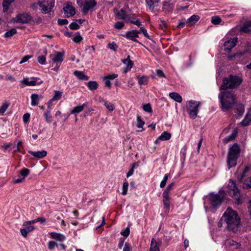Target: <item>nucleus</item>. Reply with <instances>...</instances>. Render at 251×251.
<instances>
[{
  "mask_svg": "<svg viewBox=\"0 0 251 251\" xmlns=\"http://www.w3.org/2000/svg\"><path fill=\"white\" fill-rule=\"evenodd\" d=\"M223 218L226 224V227L229 230L237 233L241 226V219L237 212L228 207L225 212Z\"/></svg>",
  "mask_w": 251,
  "mask_h": 251,
  "instance_id": "f257e3e1",
  "label": "nucleus"
},
{
  "mask_svg": "<svg viewBox=\"0 0 251 251\" xmlns=\"http://www.w3.org/2000/svg\"><path fill=\"white\" fill-rule=\"evenodd\" d=\"M219 97L220 99L221 108L224 111L228 110L236 103V96L232 91L222 92Z\"/></svg>",
  "mask_w": 251,
  "mask_h": 251,
  "instance_id": "f03ea898",
  "label": "nucleus"
},
{
  "mask_svg": "<svg viewBox=\"0 0 251 251\" xmlns=\"http://www.w3.org/2000/svg\"><path fill=\"white\" fill-rule=\"evenodd\" d=\"M54 6L53 0H43L31 4L30 7L33 10H40L42 13L46 14L49 13Z\"/></svg>",
  "mask_w": 251,
  "mask_h": 251,
  "instance_id": "7ed1b4c3",
  "label": "nucleus"
},
{
  "mask_svg": "<svg viewBox=\"0 0 251 251\" xmlns=\"http://www.w3.org/2000/svg\"><path fill=\"white\" fill-rule=\"evenodd\" d=\"M242 79L236 75H230L228 77L225 78L223 80V84L221 86L220 90L233 89L237 87L242 82Z\"/></svg>",
  "mask_w": 251,
  "mask_h": 251,
  "instance_id": "20e7f679",
  "label": "nucleus"
},
{
  "mask_svg": "<svg viewBox=\"0 0 251 251\" xmlns=\"http://www.w3.org/2000/svg\"><path fill=\"white\" fill-rule=\"evenodd\" d=\"M240 149L237 144H234L229 149L227 159V163L228 169L236 165L237 160L239 156Z\"/></svg>",
  "mask_w": 251,
  "mask_h": 251,
  "instance_id": "39448f33",
  "label": "nucleus"
},
{
  "mask_svg": "<svg viewBox=\"0 0 251 251\" xmlns=\"http://www.w3.org/2000/svg\"><path fill=\"white\" fill-rule=\"evenodd\" d=\"M228 186L229 194L235 200L237 204H241L243 202V197L240 196L239 190L234 181L230 179Z\"/></svg>",
  "mask_w": 251,
  "mask_h": 251,
  "instance_id": "423d86ee",
  "label": "nucleus"
},
{
  "mask_svg": "<svg viewBox=\"0 0 251 251\" xmlns=\"http://www.w3.org/2000/svg\"><path fill=\"white\" fill-rule=\"evenodd\" d=\"M200 104V102L192 100L187 102V108L189 110V116L191 118L194 119L197 117L198 108Z\"/></svg>",
  "mask_w": 251,
  "mask_h": 251,
  "instance_id": "0eeeda50",
  "label": "nucleus"
},
{
  "mask_svg": "<svg viewBox=\"0 0 251 251\" xmlns=\"http://www.w3.org/2000/svg\"><path fill=\"white\" fill-rule=\"evenodd\" d=\"M225 194V192L223 190L219 191L216 194H211L210 195L209 199L212 206L215 207L220 205L223 201Z\"/></svg>",
  "mask_w": 251,
  "mask_h": 251,
  "instance_id": "6e6552de",
  "label": "nucleus"
},
{
  "mask_svg": "<svg viewBox=\"0 0 251 251\" xmlns=\"http://www.w3.org/2000/svg\"><path fill=\"white\" fill-rule=\"evenodd\" d=\"M21 82L26 86H33L42 84L43 81L38 77H32L30 79L26 77L22 80Z\"/></svg>",
  "mask_w": 251,
  "mask_h": 251,
  "instance_id": "1a4fd4ad",
  "label": "nucleus"
},
{
  "mask_svg": "<svg viewBox=\"0 0 251 251\" xmlns=\"http://www.w3.org/2000/svg\"><path fill=\"white\" fill-rule=\"evenodd\" d=\"M32 20L31 16L27 14L23 13L17 15L14 19V22H17L21 24H25L30 22Z\"/></svg>",
  "mask_w": 251,
  "mask_h": 251,
  "instance_id": "9d476101",
  "label": "nucleus"
},
{
  "mask_svg": "<svg viewBox=\"0 0 251 251\" xmlns=\"http://www.w3.org/2000/svg\"><path fill=\"white\" fill-rule=\"evenodd\" d=\"M64 14L67 18L72 17L75 14V8L70 3H67L63 8Z\"/></svg>",
  "mask_w": 251,
  "mask_h": 251,
  "instance_id": "9b49d317",
  "label": "nucleus"
},
{
  "mask_svg": "<svg viewBox=\"0 0 251 251\" xmlns=\"http://www.w3.org/2000/svg\"><path fill=\"white\" fill-rule=\"evenodd\" d=\"M83 12L86 13L88 10L93 8L96 4L94 0H86L83 3Z\"/></svg>",
  "mask_w": 251,
  "mask_h": 251,
  "instance_id": "f8f14e48",
  "label": "nucleus"
},
{
  "mask_svg": "<svg viewBox=\"0 0 251 251\" xmlns=\"http://www.w3.org/2000/svg\"><path fill=\"white\" fill-rule=\"evenodd\" d=\"M237 40L236 39H231L226 41L224 43V50L229 52L232 48L235 46Z\"/></svg>",
  "mask_w": 251,
  "mask_h": 251,
  "instance_id": "ddd939ff",
  "label": "nucleus"
},
{
  "mask_svg": "<svg viewBox=\"0 0 251 251\" xmlns=\"http://www.w3.org/2000/svg\"><path fill=\"white\" fill-rule=\"evenodd\" d=\"M28 152L31 155H33L37 159L43 158L44 157H46L47 155V152L45 150L36 151H29Z\"/></svg>",
  "mask_w": 251,
  "mask_h": 251,
  "instance_id": "4468645a",
  "label": "nucleus"
},
{
  "mask_svg": "<svg viewBox=\"0 0 251 251\" xmlns=\"http://www.w3.org/2000/svg\"><path fill=\"white\" fill-rule=\"evenodd\" d=\"M122 62L126 65L123 71L124 73L126 74L131 70L133 65V63L130 60L129 55H128L126 59H123Z\"/></svg>",
  "mask_w": 251,
  "mask_h": 251,
  "instance_id": "2eb2a0df",
  "label": "nucleus"
},
{
  "mask_svg": "<svg viewBox=\"0 0 251 251\" xmlns=\"http://www.w3.org/2000/svg\"><path fill=\"white\" fill-rule=\"evenodd\" d=\"M139 33H140V31L136 30H132L127 32L125 36L130 40L136 42L137 40L136 38L138 37Z\"/></svg>",
  "mask_w": 251,
  "mask_h": 251,
  "instance_id": "dca6fc26",
  "label": "nucleus"
},
{
  "mask_svg": "<svg viewBox=\"0 0 251 251\" xmlns=\"http://www.w3.org/2000/svg\"><path fill=\"white\" fill-rule=\"evenodd\" d=\"M64 52H56L54 56L52 58V61L55 64H61L63 60Z\"/></svg>",
  "mask_w": 251,
  "mask_h": 251,
  "instance_id": "f3484780",
  "label": "nucleus"
},
{
  "mask_svg": "<svg viewBox=\"0 0 251 251\" xmlns=\"http://www.w3.org/2000/svg\"><path fill=\"white\" fill-rule=\"evenodd\" d=\"M162 198L164 208L166 209V211L168 212L170 205V197H169V195L162 194Z\"/></svg>",
  "mask_w": 251,
  "mask_h": 251,
  "instance_id": "a211bd4d",
  "label": "nucleus"
},
{
  "mask_svg": "<svg viewBox=\"0 0 251 251\" xmlns=\"http://www.w3.org/2000/svg\"><path fill=\"white\" fill-rule=\"evenodd\" d=\"M250 169V168L249 167H245L241 174L239 173V169L238 170L236 173V175L238 179L240 181H242L243 178L246 176V174L249 171Z\"/></svg>",
  "mask_w": 251,
  "mask_h": 251,
  "instance_id": "6ab92c4d",
  "label": "nucleus"
},
{
  "mask_svg": "<svg viewBox=\"0 0 251 251\" xmlns=\"http://www.w3.org/2000/svg\"><path fill=\"white\" fill-rule=\"evenodd\" d=\"M241 124L243 126H247L251 124V107L245 118L241 122Z\"/></svg>",
  "mask_w": 251,
  "mask_h": 251,
  "instance_id": "aec40b11",
  "label": "nucleus"
},
{
  "mask_svg": "<svg viewBox=\"0 0 251 251\" xmlns=\"http://www.w3.org/2000/svg\"><path fill=\"white\" fill-rule=\"evenodd\" d=\"M200 20V17L197 15H193L188 18L186 21V25L188 26L194 25Z\"/></svg>",
  "mask_w": 251,
  "mask_h": 251,
  "instance_id": "412c9836",
  "label": "nucleus"
},
{
  "mask_svg": "<svg viewBox=\"0 0 251 251\" xmlns=\"http://www.w3.org/2000/svg\"><path fill=\"white\" fill-rule=\"evenodd\" d=\"M50 235L52 239L56 241H62L65 239V236L63 234L59 233L52 232L50 233Z\"/></svg>",
  "mask_w": 251,
  "mask_h": 251,
  "instance_id": "4be33fe9",
  "label": "nucleus"
},
{
  "mask_svg": "<svg viewBox=\"0 0 251 251\" xmlns=\"http://www.w3.org/2000/svg\"><path fill=\"white\" fill-rule=\"evenodd\" d=\"M35 229V227L33 226H26L25 228H22L20 230L21 233L22 235L26 237L28 234V233L32 231Z\"/></svg>",
  "mask_w": 251,
  "mask_h": 251,
  "instance_id": "5701e85b",
  "label": "nucleus"
},
{
  "mask_svg": "<svg viewBox=\"0 0 251 251\" xmlns=\"http://www.w3.org/2000/svg\"><path fill=\"white\" fill-rule=\"evenodd\" d=\"M74 75L81 80H87L89 77L86 75L83 72L75 71L74 73Z\"/></svg>",
  "mask_w": 251,
  "mask_h": 251,
  "instance_id": "b1692460",
  "label": "nucleus"
},
{
  "mask_svg": "<svg viewBox=\"0 0 251 251\" xmlns=\"http://www.w3.org/2000/svg\"><path fill=\"white\" fill-rule=\"evenodd\" d=\"M170 97L175 101L180 103L182 101L181 96L177 93L172 92L169 94Z\"/></svg>",
  "mask_w": 251,
  "mask_h": 251,
  "instance_id": "393cba45",
  "label": "nucleus"
},
{
  "mask_svg": "<svg viewBox=\"0 0 251 251\" xmlns=\"http://www.w3.org/2000/svg\"><path fill=\"white\" fill-rule=\"evenodd\" d=\"M240 31L246 33L251 32V21L246 22L240 28Z\"/></svg>",
  "mask_w": 251,
  "mask_h": 251,
  "instance_id": "a878e982",
  "label": "nucleus"
},
{
  "mask_svg": "<svg viewBox=\"0 0 251 251\" xmlns=\"http://www.w3.org/2000/svg\"><path fill=\"white\" fill-rule=\"evenodd\" d=\"M115 14L118 19L125 20L127 17L126 13L124 9H121Z\"/></svg>",
  "mask_w": 251,
  "mask_h": 251,
  "instance_id": "bb28decb",
  "label": "nucleus"
},
{
  "mask_svg": "<svg viewBox=\"0 0 251 251\" xmlns=\"http://www.w3.org/2000/svg\"><path fill=\"white\" fill-rule=\"evenodd\" d=\"M86 106V104L84 103L82 105H78L75 107L71 112V114H74L76 115V114L82 111L84 108Z\"/></svg>",
  "mask_w": 251,
  "mask_h": 251,
  "instance_id": "cd10ccee",
  "label": "nucleus"
},
{
  "mask_svg": "<svg viewBox=\"0 0 251 251\" xmlns=\"http://www.w3.org/2000/svg\"><path fill=\"white\" fill-rule=\"evenodd\" d=\"M150 251H159V245L153 238H152L151 241Z\"/></svg>",
  "mask_w": 251,
  "mask_h": 251,
  "instance_id": "c85d7f7f",
  "label": "nucleus"
},
{
  "mask_svg": "<svg viewBox=\"0 0 251 251\" xmlns=\"http://www.w3.org/2000/svg\"><path fill=\"white\" fill-rule=\"evenodd\" d=\"M171 137V134L170 132L164 131L158 137V139L161 141H166L169 140Z\"/></svg>",
  "mask_w": 251,
  "mask_h": 251,
  "instance_id": "c756f323",
  "label": "nucleus"
},
{
  "mask_svg": "<svg viewBox=\"0 0 251 251\" xmlns=\"http://www.w3.org/2000/svg\"><path fill=\"white\" fill-rule=\"evenodd\" d=\"M39 96L36 94H33L31 96L32 106H36L39 104Z\"/></svg>",
  "mask_w": 251,
  "mask_h": 251,
  "instance_id": "7c9ffc66",
  "label": "nucleus"
},
{
  "mask_svg": "<svg viewBox=\"0 0 251 251\" xmlns=\"http://www.w3.org/2000/svg\"><path fill=\"white\" fill-rule=\"evenodd\" d=\"M163 9L166 12H169L173 10V5L167 1H164L163 4Z\"/></svg>",
  "mask_w": 251,
  "mask_h": 251,
  "instance_id": "2f4dec72",
  "label": "nucleus"
},
{
  "mask_svg": "<svg viewBox=\"0 0 251 251\" xmlns=\"http://www.w3.org/2000/svg\"><path fill=\"white\" fill-rule=\"evenodd\" d=\"M226 245H228L229 247H233V249H237L240 246V245L238 243H237L232 240H228L226 241Z\"/></svg>",
  "mask_w": 251,
  "mask_h": 251,
  "instance_id": "473e14b6",
  "label": "nucleus"
},
{
  "mask_svg": "<svg viewBox=\"0 0 251 251\" xmlns=\"http://www.w3.org/2000/svg\"><path fill=\"white\" fill-rule=\"evenodd\" d=\"M138 80V84L140 85H146L148 83L149 81V77L147 76L143 75L141 77L137 76Z\"/></svg>",
  "mask_w": 251,
  "mask_h": 251,
  "instance_id": "72a5a7b5",
  "label": "nucleus"
},
{
  "mask_svg": "<svg viewBox=\"0 0 251 251\" xmlns=\"http://www.w3.org/2000/svg\"><path fill=\"white\" fill-rule=\"evenodd\" d=\"M9 105L10 103L8 101H4L3 102L0 107V115H3Z\"/></svg>",
  "mask_w": 251,
  "mask_h": 251,
  "instance_id": "f704fd0d",
  "label": "nucleus"
},
{
  "mask_svg": "<svg viewBox=\"0 0 251 251\" xmlns=\"http://www.w3.org/2000/svg\"><path fill=\"white\" fill-rule=\"evenodd\" d=\"M87 86L90 90H95L98 88V84L96 81H90L87 83Z\"/></svg>",
  "mask_w": 251,
  "mask_h": 251,
  "instance_id": "c9c22d12",
  "label": "nucleus"
},
{
  "mask_svg": "<svg viewBox=\"0 0 251 251\" xmlns=\"http://www.w3.org/2000/svg\"><path fill=\"white\" fill-rule=\"evenodd\" d=\"M44 116H45L46 121L48 123L50 124L51 122L52 117L50 109L44 113Z\"/></svg>",
  "mask_w": 251,
  "mask_h": 251,
  "instance_id": "e433bc0d",
  "label": "nucleus"
},
{
  "mask_svg": "<svg viewBox=\"0 0 251 251\" xmlns=\"http://www.w3.org/2000/svg\"><path fill=\"white\" fill-rule=\"evenodd\" d=\"M102 101L103 102V104L109 111H112L114 110L115 107L113 103L107 100H103Z\"/></svg>",
  "mask_w": 251,
  "mask_h": 251,
  "instance_id": "4c0bfd02",
  "label": "nucleus"
},
{
  "mask_svg": "<svg viewBox=\"0 0 251 251\" xmlns=\"http://www.w3.org/2000/svg\"><path fill=\"white\" fill-rule=\"evenodd\" d=\"M62 95V92L59 91H55L52 98L50 100V102L60 100L61 98Z\"/></svg>",
  "mask_w": 251,
  "mask_h": 251,
  "instance_id": "58836bf2",
  "label": "nucleus"
},
{
  "mask_svg": "<svg viewBox=\"0 0 251 251\" xmlns=\"http://www.w3.org/2000/svg\"><path fill=\"white\" fill-rule=\"evenodd\" d=\"M159 0H146V3L149 6L150 9H152L155 5L159 2Z\"/></svg>",
  "mask_w": 251,
  "mask_h": 251,
  "instance_id": "ea45409f",
  "label": "nucleus"
},
{
  "mask_svg": "<svg viewBox=\"0 0 251 251\" xmlns=\"http://www.w3.org/2000/svg\"><path fill=\"white\" fill-rule=\"evenodd\" d=\"M72 40L75 43L79 44L83 40V37L80 35L79 32H77L74 35Z\"/></svg>",
  "mask_w": 251,
  "mask_h": 251,
  "instance_id": "a19ab883",
  "label": "nucleus"
},
{
  "mask_svg": "<svg viewBox=\"0 0 251 251\" xmlns=\"http://www.w3.org/2000/svg\"><path fill=\"white\" fill-rule=\"evenodd\" d=\"M244 189H250L251 188V176L246 179L243 185Z\"/></svg>",
  "mask_w": 251,
  "mask_h": 251,
  "instance_id": "79ce46f5",
  "label": "nucleus"
},
{
  "mask_svg": "<svg viewBox=\"0 0 251 251\" xmlns=\"http://www.w3.org/2000/svg\"><path fill=\"white\" fill-rule=\"evenodd\" d=\"M17 33V30L15 28H12L10 30L5 33L4 36L5 37H11Z\"/></svg>",
  "mask_w": 251,
  "mask_h": 251,
  "instance_id": "37998d69",
  "label": "nucleus"
},
{
  "mask_svg": "<svg viewBox=\"0 0 251 251\" xmlns=\"http://www.w3.org/2000/svg\"><path fill=\"white\" fill-rule=\"evenodd\" d=\"M237 134V131L235 129L233 131L232 133H231V134L226 138V142H229V141H233L236 137Z\"/></svg>",
  "mask_w": 251,
  "mask_h": 251,
  "instance_id": "c03bdc74",
  "label": "nucleus"
},
{
  "mask_svg": "<svg viewBox=\"0 0 251 251\" xmlns=\"http://www.w3.org/2000/svg\"><path fill=\"white\" fill-rule=\"evenodd\" d=\"M174 184H175L173 182H172V183H170V184H169L167 186V187H166V188L165 189V190H164V191L163 192V194H164V195L165 194V195H169V193L172 190L173 187L174 186Z\"/></svg>",
  "mask_w": 251,
  "mask_h": 251,
  "instance_id": "a18cd8bd",
  "label": "nucleus"
},
{
  "mask_svg": "<svg viewBox=\"0 0 251 251\" xmlns=\"http://www.w3.org/2000/svg\"><path fill=\"white\" fill-rule=\"evenodd\" d=\"M128 183L127 182V181H126L125 182H124L123 184V187H122V195H126L127 194V189H128Z\"/></svg>",
  "mask_w": 251,
  "mask_h": 251,
  "instance_id": "49530a36",
  "label": "nucleus"
},
{
  "mask_svg": "<svg viewBox=\"0 0 251 251\" xmlns=\"http://www.w3.org/2000/svg\"><path fill=\"white\" fill-rule=\"evenodd\" d=\"M145 123L142 120V118L140 116H137V126L138 128H142L143 126L144 125Z\"/></svg>",
  "mask_w": 251,
  "mask_h": 251,
  "instance_id": "de8ad7c7",
  "label": "nucleus"
},
{
  "mask_svg": "<svg viewBox=\"0 0 251 251\" xmlns=\"http://www.w3.org/2000/svg\"><path fill=\"white\" fill-rule=\"evenodd\" d=\"M29 170L26 168H24L20 172V174L23 176V178H24L29 175Z\"/></svg>",
  "mask_w": 251,
  "mask_h": 251,
  "instance_id": "09e8293b",
  "label": "nucleus"
},
{
  "mask_svg": "<svg viewBox=\"0 0 251 251\" xmlns=\"http://www.w3.org/2000/svg\"><path fill=\"white\" fill-rule=\"evenodd\" d=\"M221 22V19L218 16H214L212 18L211 22L214 25L219 24Z\"/></svg>",
  "mask_w": 251,
  "mask_h": 251,
  "instance_id": "8fccbe9b",
  "label": "nucleus"
},
{
  "mask_svg": "<svg viewBox=\"0 0 251 251\" xmlns=\"http://www.w3.org/2000/svg\"><path fill=\"white\" fill-rule=\"evenodd\" d=\"M143 109L145 111L151 113L152 112V108L151 104L150 103H147L146 104H144L143 106Z\"/></svg>",
  "mask_w": 251,
  "mask_h": 251,
  "instance_id": "3c124183",
  "label": "nucleus"
},
{
  "mask_svg": "<svg viewBox=\"0 0 251 251\" xmlns=\"http://www.w3.org/2000/svg\"><path fill=\"white\" fill-rule=\"evenodd\" d=\"M135 167V163L132 164L131 168L129 169V170L128 171V172H127V173L126 174L127 177H128L133 175V174L134 173V170Z\"/></svg>",
  "mask_w": 251,
  "mask_h": 251,
  "instance_id": "603ef678",
  "label": "nucleus"
},
{
  "mask_svg": "<svg viewBox=\"0 0 251 251\" xmlns=\"http://www.w3.org/2000/svg\"><path fill=\"white\" fill-rule=\"evenodd\" d=\"M46 61V57L44 55H41L38 57V62L42 65L45 64Z\"/></svg>",
  "mask_w": 251,
  "mask_h": 251,
  "instance_id": "864d4df0",
  "label": "nucleus"
},
{
  "mask_svg": "<svg viewBox=\"0 0 251 251\" xmlns=\"http://www.w3.org/2000/svg\"><path fill=\"white\" fill-rule=\"evenodd\" d=\"M103 80L104 81V85L105 87H107L109 89L111 87V84L110 80L106 78L105 77H103Z\"/></svg>",
  "mask_w": 251,
  "mask_h": 251,
  "instance_id": "5fc2aeb1",
  "label": "nucleus"
},
{
  "mask_svg": "<svg viewBox=\"0 0 251 251\" xmlns=\"http://www.w3.org/2000/svg\"><path fill=\"white\" fill-rule=\"evenodd\" d=\"M69 27L72 29L76 30L78 29L80 26L76 23L73 22L70 25Z\"/></svg>",
  "mask_w": 251,
  "mask_h": 251,
  "instance_id": "6e6d98bb",
  "label": "nucleus"
},
{
  "mask_svg": "<svg viewBox=\"0 0 251 251\" xmlns=\"http://www.w3.org/2000/svg\"><path fill=\"white\" fill-rule=\"evenodd\" d=\"M108 47H109V48L114 51H116L118 49V46L114 42H113L112 43H109L108 44Z\"/></svg>",
  "mask_w": 251,
  "mask_h": 251,
  "instance_id": "4d7b16f0",
  "label": "nucleus"
},
{
  "mask_svg": "<svg viewBox=\"0 0 251 251\" xmlns=\"http://www.w3.org/2000/svg\"><path fill=\"white\" fill-rule=\"evenodd\" d=\"M131 248L129 243L126 242L124 244V247L123 249V251H131Z\"/></svg>",
  "mask_w": 251,
  "mask_h": 251,
  "instance_id": "13d9d810",
  "label": "nucleus"
},
{
  "mask_svg": "<svg viewBox=\"0 0 251 251\" xmlns=\"http://www.w3.org/2000/svg\"><path fill=\"white\" fill-rule=\"evenodd\" d=\"M57 246V244L53 241H50L48 243V248L50 250H53L54 248Z\"/></svg>",
  "mask_w": 251,
  "mask_h": 251,
  "instance_id": "bf43d9fd",
  "label": "nucleus"
},
{
  "mask_svg": "<svg viewBox=\"0 0 251 251\" xmlns=\"http://www.w3.org/2000/svg\"><path fill=\"white\" fill-rule=\"evenodd\" d=\"M130 230L129 227L126 228L123 231H121V234L127 237L129 234Z\"/></svg>",
  "mask_w": 251,
  "mask_h": 251,
  "instance_id": "052dcab7",
  "label": "nucleus"
},
{
  "mask_svg": "<svg viewBox=\"0 0 251 251\" xmlns=\"http://www.w3.org/2000/svg\"><path fill=\"white\" fill-rule=\"evenodd\" d=\"M124 26V24L121 22H118L114 24V27L116 29H121Z\"/></svg>",
  "mask_w": 251,
  "mask_h": 251,
  "instance_id": "680f3d73",
  "label": "nucleus"
},
{
  "mask_svg": "<svg viewBox=\"0 0 251 251\" xmlns=\"http://www.w3.org/2000/svg\"><path fill=\"white\" fill-rule=\"evenodd\" d=\"M32 55H25L24 56L22 59V60L20 62V64H23L27 61H28L30 58H32Z\"/></svg>",
  "mask_w": 251,
  "mask_h": 251,
  "instance_id": "e2e57ef3",
  "label": "nucleus"
},
{
  "mask_svg": "<svg viewBox=\"0 0 251 251\" xmlns=\"http://www.w3.org/2000/svg\"><path fill=\"white\" fill-rule=\"evenodd\" d=\"M118 75L116 74H109L106 76H105L106 78H107L109 80H113L118 77Z\"/></svg>",
  "mask_w": 251,
  "mask_h": 251,
  "instance_id": "0e129e2a",
  "label": "nucleus"
},
{
  "mask_svg": "<svg viewBox=\"0 0 251 251\" xmlns=\"http://www.w3.org/2000/svg\"><path fill=\"white\" fill-rule=\"evenodd\" d=\"M23 121L26 123L29 122L30 119V114L28 113L25 114L23 117Z\"/></svg>",
  "mask_w": 251,
  "mask_h": 251,
  "instance_id": "69168bd1",
  "label": "nucleus"
},
{
  "mask_svg": "<svg viewBox=\"0 0 251 251\" xmlns=\"http://www.w3.org/2000/svg\"><path fill=\"white\" fill-rule=\"evenodd\" d=\"M156 75L160 77H165L164 73L160 70H156Z\"/></svg>",
  "mask_w": 251,
  "mask_h": 251,
  "instance_id": "338daca9",
  "label": "nucleus"
},
{
  "mask_svg": "<svg viewBox=\"0 0 251 251\" xmlns=\"http://www.w3.org/2000/svg\"><path fill=\"white\" fill-rule=\"evenodd\" d=\"M129 22L132 23V24H133L134 25H137L138 26L140 27L141 25V24L140 23V22H139V21L138 20H136V19H131L129 21Z\"/></svg>",
  "mask_w": 251,
  "mask_h": 251,
  "instance_id": "774afa93",
  "label": "nucleus"
}]
</instances>
